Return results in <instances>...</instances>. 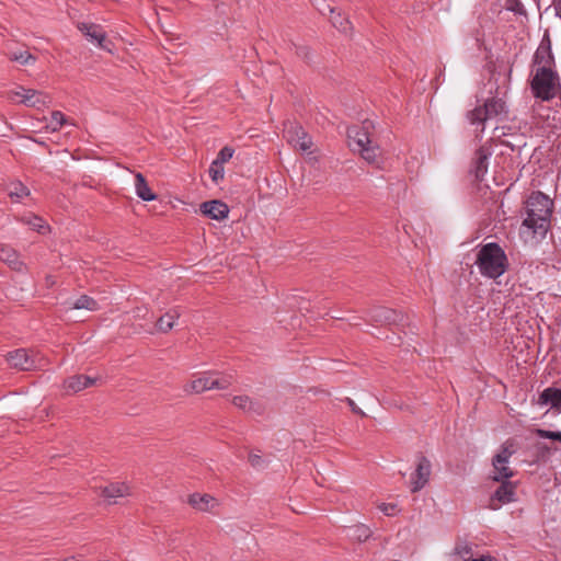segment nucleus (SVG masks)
I'll return each instance as SVG.
<instances>
[{
  "label": "nucleus",
  "mask_w": 561,
  "mask_h": 561,
  "mask_svg": "<svg viewBox=\"0 0 561 561\" xmlns=\"http://www.w3.org/2000/svg\"><path fill=\"white\" fill-rule=\"evenodd\" d=\"M537 435L540 438H549L552 440L561 442V432H552V431L539 428V430H537Z\"/></svg>",
  "instance_id": "37"
},
{
  "label": "nucleus",
  "mask_w": 561,
  "mask_h": 561,
  "mask_svg": "<svg viewBox=\"0 0 561 561\" xmlns=\"http://www.w3.org/2000/svg\"><path fill=\"white\" fill-rule=\"evenodd\" d=\"M188 504L201 512H213L218 506L217 500L209 494L194 493L188 496Z\"/></svg>",
  "instance_id": "20"
},
{
  "label": "nucleus",
  "mask_w": 561,
  "mask_h": 561,
  "mask_svg": "<svg viewBox=\"0 0 561 561\" xmlns=\"http://www.w3.org/2000/svg\"><path fill=\"white\" fill-rule=\"evenodd\" d=\"M150 314V310L147 306H139L133 310V317L138 319H146Z\"/></svg>",
  "instance_id": "39"
},
{
  "label": "nucleus",
  "mask_w": 561,
  "mask_h": 561,
  "mask_svg": "<svg viewBox=\"0 0 561 561\" xmlns=\"http://www.w3.org/2000/svg\"><path fill=\"white\" fill-rule=\"evenodd\" d=\"M249 462L251 463L252 467L260 468L263 466L264 460L262 459V457L259 454L250 453L249 454Z\"/></svg>",
  "instance_id": "41"
},
{
  "label": "nucleus",
  "mask_w": 561,
  "mask_h": 561,
  "mask_svg": "<svg viewBox=\"0 0 561 561\" xmlns=\"http://www.w3.org/2000/svg\"><path fill=\"white\" fill-rule=\"evenodd\" d=\"M455 553L466 561L472 554V548L468 543H460L456 546Z\"/></svg>",
  "instance_id": "34"
},
{
  "label": "nucleus",
  "mask_w": 561,
  "mask_h": 561,
  "mask_svg": "<svg viewBox=\"0 0 561 561\" xmlns=\"http://www.w3.org/2000/svg\"><path fill=\"white\" fill-rule=\"evenodd\" d=\"M233 149L230 148V147H224L217 154V158L215 159V161L217 162H220V164H225L226 162H228L232 156H233Z\"/></svg>",
  "instance_id": "36"
},
{
  "label": "nucleus",
  "mask_w": 561,
  "mask_h": 561,
  "mask_svg": "<svg viewBox=\"0 0 561 561\" xmlns=\"http://www.w3.org/2000/svg\"><path fill=\"white\" fill-rule=\"evenodd\" d=\"M45 283H46L47 287H51L55 285L56 280H55L54 276L47 275L45 278Z\"/></svg>",
  "instance_id": "44"
},
{
  "label": "nucleus",
  "mask_w": 561,
  "mask_h": 561,
  "mask_svg": "<svg viewBox=\"0 0 561 561\" xmlns=\"http://www.w3.org/2000/svg\"><path fill=\"white\" fill-rule=\"evenodd\" d=\"M106 51H107V53H112V48H110V47L107 46Z\"/></svg>",
  "instance_id": "45"
},
{
  "label": "nucleus",
  "mask_w": 561,
  "mask_h": 561,
  "mask_svg": "<svg viewBox=\"0 0 561 561\" xmlns=\"http://www.w3.org/2000/svg\"><path fill=\"white\" fill-rule=\"evenodd\" d=\"M371 535V529L364 524H357L352 527V537L359 542L367 541Z\"/></svg>",
  "instance_id": "29"
},
{
  "label": "nucleus",
  "mask_w": 561,
  "mask_h": 561,
  "mask_svg": "<svg viewBox=\"0 0 561 561\" xmlns=\"http://www.w3.org/2000/svg\"><path fill=\"white\" fill-rule=\"evenodd\" d=\"M179 317H180V313L178 312V310L171 309L170 311H168L165 314L161 316L157 320V322H156L157 330L162 333L169 332L170 330L173 329Z\"/></svg>",
  "instance_id": "28"
},
{
  "label": "nucleus",
  "mask_w": 561,
  "mask_h": 561,
  "mask_svg": "<svg viewBox=\"0 0 561 561\" xmlns=\"http://www.w3.org/2000/svg\"><path fill=\"white\" fill-rule=\"evenodd\" d=\"M534 64L538 66L537 68L554 69V57L549 38H543L539 44L534 55Z\"/></svg>",
  "instance_id": "14"
},
{
  "label": "nucleus",
  "mask_w": 561,
  "mask_h": 561,
  "mask_svg": "<svg viewBox=\"0 0 561 561\" xmlns=\"http://www.w3.org/2000/svg\"><path fill=\"white\" fill-rule=\"evenodd\" d=\"M553 201L540 191L533 192L526 202V218L523 225L534 233L546 234L550 228Z\"/></svg>",
  "instance_id": "1"
},
{
  "label": "nucleus",
  "mask_w": 561,
  "mask_h": 561,
  "mask_svg": "<svg viewBox=\"0 0 561 561\" xmlns=\"http://www.w3.org/2000/svg\"><path fill=\"white\" fill-rule=\"evenodd\" d=\"M73 309H88V310H94L96 308V302L94 299L88 296H81L78 298L73 306Z\"/></svg>",
  "instance_id": "33"
},
{
  "label": "nucleus",
  "mask_w": 561,
  "mask_h": 561,
  "mask_svg": "<svg viewBox=\"0 0 561 561\" xmlns=\"http://www.w3.org/2000/svg\"><path fill=\"white\" fill-rule=\"evenodd\" d=\"M474 264L483 277L491 279H496L502 276L510 266L505 251L496 242H489L481 245L477 253Z\"/></svg>",
  "instance_id": "2"
},
{
  "label": "nucleus",
  "mask_w": 561,
  "mask_h": 561,
  "mask_svg": "<svg viewBox=\"0 0 561 561\" xmlns=\"http://www.w3.org/2000/svg\"><path fill=\"white\" fill-rule=\"evenodd\" d=\"M131 495V486L127 481H111L107 483V505L117 504L119 499Z\"/></svg>",
  "instance_id": "17"
},
{
  "label": "nucleus",
  "mask_w": 561,
  "mask_h": 561,
  "mask_svg": "<svg viewBox=\"0 0 561 561\" xmlns=\"http://www.w3.org/2000/svg\"><path fill=\"white\" fill-rule=\"evenodd\" d=\"M283 137L294 149L306 152L312 147V138L297 122H285Z\"/></svg>",
  "instance_id": "8"
},
{
  "label": "nucleus",
  "mask_w": 561,
  "mask_h": 561,
  "mask_svg": "<svg viewBox=\"0 0 561 561\" xmlns=\"http://www.w3.org/2000/svg\"><path fill=\"white\" fill-rule=\"evenodd\" d=\"M19 221L31 227L33 230L37 231L41 234H45L49 230L48 225L41 217L33 214L21 216L19 218Z\"/></svg>",
  "instance_id": "27"
},
{
  "label": "nucleus",
  "mask_w": 561,
  "mask_h": 561,
  "mask_svg": "<svg viewBox=\"0 0 561 561\" xmlns=\"http://www.w3.org/2000/svg\"><path fill=\"white\" fill-rule=\"evenodd\" d=\"M232 404L243 412L254 415H261L264 412V405L261 402L252 400L247 394L234 396L232 398Z\"/></svg>",
  "instance_id": "19"
},
{
  "label": "nucleus",
  "mask_w": 561,
  "mask_h": 561,
  "mask_svg": "<svg viewBox=\"0 0 561 561\" xmlns=\"http://www.w3.org/2000/svg\"><path fill=\"white\" fill-rule=\"evenodd\" d=\"M294 51L297 57L305 61H309L311 59V50L308 46L294 45Z\"/></svg>",
  "instance_id": "35"
},
{
  "label": "nucleus",
  "mask_w": 561,
  "mask_h": 561,
  "mask_svg": "<svg viewBox=\"0 0 561 561\" xmlns=\"http://www.w3.org/2000/svg\"><path fill=\"white\" fill-rule=\"evenodd\" d=\"M8 99L16 104H23L28 107L41 108L47 104V96L39 91L16 87L8 92Z\"/></svg>",
  "instance_id": "9"
},
{
  "label": "nucleus",
  "mask_w": 561,
  "mask_h": 561,
  "mask_svg": "<svg viewBox=\"0 0 561 561\" xmlns=\"http://www.w3.org/2000/svg\"><path fill=\"white\" fill-rule=\"evenodd\" d=\"M539 403L542 405H550L551 408L561 407V389L549 387L546 388L539 396Z\"/></svg>",
  "instance_id": "25"
},
{
  "label": "nucleus",
  "mask_w": 561,
  "mask_h": 561,
  "mask_svg": "<svg viewBox=\"0 0 561 561\" xmlns=\"http://www.w3.org/2000/svg\"><path fill=\"white\" fill-rule=\"evenodd\" d=\"M94 381V379L88 376L77 375L68 378L64 386L67 393H77L93 385Z\"/></svg>",
  "instance_id": "21"
},
{
  "label": "nucleus",
  "mask_w": 561,
  "mask_h": 561,
  "mask_svg": "<svg viewBox=\"0 0 561 561\" xmlns=\"http://www.w3.org/2000/svg\"><path fill=\"white\" fill-rule=\"evenodd\" d=\"M7 192L11 201L14 203H21L31 194L30 190L20 181H14L8 184Z\"/></svg>",
  "instance_id": "26"
},
{
  "label": "nucleus",
  "mask_w": 561,
  "mask_h": 561,
  "mask_svg": "<svg viewBox=\"0 0 561 561\" xmlns=\"http://www.w3.org/2000/svg\"><path fill=\"white\" fill-rule=\"evenodd\" d=\"M9 58L12 61H16L21 65H31L35 62V57L27 50L12 51L9 54Z\"/></svg>",
  "instance_id": "30"
},
{
  "label": "nucleus",
  "mask_w": 561,
  "mask_h": 561,
  "mask_svg": "<svg viewBox=\"0 0 561 561\" xmlns=\"http://www.w3.org/2000/svg\"><path fill=\"white\" fill-rule=\"evenodd\" d=\"M501 484L490 499V508L499 510L502 505L516 501L517 484L511 480L499 481Z\"/></svg>",
  "instance_id": "12"
},
{
  "label": "nucleus",
  "mask_w": 561,
  "mask_h": 561,
  "mask_svg": "<svg viewBox=\"0 0 561 561\" xmlns=\"http://www.w3.org/2000/svg\"><path fill=\"white\" fill-rule=\"evenodd\" d=\"M135 191L137 196L145 202H151L157 198V195L151 191L141 173L135 174Z\"/></svg>",
  "instance_id": "22"
},
{
  "label": "nucleus",
  "mask_w": 561,
  "mask_h": 561,
  "mask_svg": "<svg viewBox=\"0 0 561 561\" xmlns=\"http://www.w3.org/2000/svg\"><path fill=\"white\" fill-rule=\"evenodd\" d=\"M432 474V462L423 454L416 456L415 469L410 474L409 488L412 493H417L430 482Z\"/></svg>",
  "instance_id": "10"
},
{
  "label": "nucleus",
  "mask_w": 561,
  "mask_h": 561,
  "mask_svg": "<svg viewBox=\"0 0 561 561\" xmlns=\"http://www.w3.org/2000/svg\"><path fill=\"white\" fill-rule=\"evenodd\" d=\"M516 453L515 442L507 439L504 442L497 454L492 459V476L493 481L510 480L514 477V470L508 467L510 458Z\"/></svg>",
  "instance_id": "7"
},
{
  "label": "nucleus",
  "mask_w": 561,
  "mask_h": 561,
  "mask_svg": "<svg viewBox=\"0 0 561 561\" xmlns=\"http://www.w3.org/2000/svg\"><path fill=\"white\" fill-rule=\"evenodd\" d=\"M491 150L486 147H480L479 149H477L471 169V172L474 174L476 180H483L484 175L488 172L489 158L491 157Z\"/></svg>",
  "instance_id": "15"
},
{
  "label": "nucleus",
  "mask_w": 561,
  "mask_h": 561,
  "mask_svg": "<svg viewBox=\"0 0 561 561\" xmlns=\"http://www.w3.org/2000/svg\"><path fill=\"white\" fill-rule=\"evenodd\" d=\"M466 561H496V559L491 556H481L480 558H468Z\"/></svg>",
  "instance_id": "43"
},
{
  "label": "nucleus",
  "mask_w": 561,
  "mask_h": 561,
  "mask_svg": "<svg viewBox=\"0 0 561 561\" xmlns=\"http://www.w3.org/2000/svg\"><path fill=\"white\" fill-rule=\"evenodd\" d=\"M506 105L502 99L499 98H490L488 99L482 106H477L476 108L469 111L467 113L468 122L477 126L478 133H483L484 123L488 119L494 118L497 115L505 112Z\"/></svg>",
  "instance_id": "5"
},
{
  "label": "nucleus",
  "mask_w": 561,
  "mask_h": 561,
  "mask_svg": "<svg viewBox=\"0 0 561 561\" xmlns=\"http://www.w3.org/2000/svg\"><path fill=\"white\" fill-rule=\"evenodd\" d=\"M346 401L354 413L360 416H365V413L356 405L352 399L347 398Z\"/></svg>",
  "instance_id": "42"
},
{
  "label": "nucleus",
  "mask_w": 561,
  "mask_h": 561,
  "mask_svg": "<svg viewBox=\"0 0 561 561\" xmlns=\"http://www.w3.org/2000/svg\"><path fill=\"white\" fill-rule=\"evenodd\" d=\"M78 28L91 44L98 47H103V43L105 41V32L102 25L90 22H82L78 24Z\"/></svg>",
  "instance_id": "16"
},
{
  "label": "nucleus",
  "mask_w": 561,
  "mask_h": 561,
  "mask_svg": "<svg viewBox=\"0 0 561 561\" xmlns=\"http://www.w3.org/2000/svg\"><path fill=\"white\" fill-rule=\"evenodd\" d=\"M378 507L387 516H393L398 511L393 503H381Z\"/></svg>",
  "instance_id": "38"
},
{
  "label": "nucleus",
  "mask_w": 561,
  "mask_h": 561,
  "mask_svg": "<svg viewBox=\"0 0 561 561\" xmlns=\"http://www.w3.org/2000/svg\"><path fill=\"white\" fill-rule=\"evenodd\" d=\"M0 261L7 264L12 271L19 273H24L27 271V266L22 261L20 253L11 245L1 244Z\"/></svg>",
  "instance_id": "13"
},
{
  "label": "nucleus",
  "mask_w": 561,
  "mask_h": 561,
  "mask_svg": "<svg viewBox=\"0 0 561 561\" xmlns=\"http://www.w3.org/2000/svg\"><path fill=\"white\" fill-rule=\"evenodd\" d=\"M331 16L332 25L337 28L340 32L351 35L353 32V25L347 16L343 15L341 12L336 11L333 8H329Z\"/></svg>",
  "instance_id": "23"
},
{
  "label": "nucleus",
  "mask_w": 561,
  "mask_h": 561,
  "mask_svg": "<svg viewBox=\"0 0 561 561\" xmlns=\"http://www.w3.org/2000/svg\"><path fill=\"white\" fill-rule=\"evenodd\" d=\"M208 172H209V175H210L211 180L215 183H218L219 181H221L224 179V175H225L224 165L220 164V162H217L215 160L211 162Z\"/></svg>",
  "instance_id": "32"
},
{
  "label": "nucleus",
  "mask_w": 561,
  "mask_h": 561,
  "mask_svg": "<svg viewBox=\"0 0 561 561\" xmlns=\"http://www.w3.org/2000/svg\"><path fill=\"white\" fill-rule=\"evenodd\" d=\"M201 211L211 219L222 220L228 217L229 207L226 203L218 199H214L209 202H204L201 205Z\"/></svg>",
  "instance_id": "18"
},
{
  "label": "nucleus",
  "mask_w": 561,
  "mask_h": 561,
  "mask_svg": "<svg viewBox=\"0 0 561 561\" xmlns=\"http://www.w3.org/2000/svg\"><path fill=\"white\" fill-rule=\"evenodd\" d=\"M373 123L364 121L362 125H354L347 129L348 146L352 151L357 152L369 164H378L380 148L370 139Z\"/></svg>",
  "instance_id": "3"
},
{
  "label": "nucleus",
  "mask_w": 561,
  "mask_h": 561,
  "mask_svg": "<svg viewBox=\"0 0 561 561\" xmlns=\"http://www.w3.org/2000/svg\"><path fill=\"white\" fill-rule=\"evenodd\" d=\"M233 382L231 375H219L217 373H205L194 378L184 387L186 392L202 393L207 390L228 389Z\"/></svg>",
  "instance_id": "6"
},
{
  "label": "nucleus",
  "mask_w": 561,
  "mask_h": 561,
  "mask_svg": "<svg viewBox=\"0 0 561 561\" xmlns=\"http://www.w3.org/2000/svg\"><path fill=\"white\" fill-rule=\"evenodd\" d=\"M507 9L515 13H523L524 5L519 0H507Z\"/></svg>",
  "instance_id": "40"
},
{
  "label": "nucleus",
  "mask_w": 561,
  "mask_h": 561,
  "mask_svg": "<svg viewBox=\"0 0 561 561\" xmlns=\"http://www.w3.org/2000/svg\"><path fill=\"white\" fill-rule=\"evenodd\" d=\"M66 122H67L66 116L61 112L55 111L51 113V116H50V119L48 123V128H50L53 131H56L64 124H66Z\"/></svg>",
  "instance_id": "31"
},
{
  "label": "nucleus",
  "mask_w": 561,
  "mask_h": 561,
  "mask_svg": "<svg viewBox=\"0 0 561 561\" xmlns=\"http://www.w3.org/2000/svg\"><path fill=\"white\" fill-rule=\"evenodd\" d=\"M530 90L535 99L549 102L561 93L560 77L556 69L537 68L531 80Z\"/></svg>",
  "instance_id": "4"
},
{
  "label": "nucleus",
  "mask_w": 561,
  "mask_h": 561,
  "mask_svg": "<svg viewBox=\"0 0 561 561\" xmlns=\"http://www.w3.org/2000/svg\"><path fill=\"white\" fill-rule=\"evenodd\" d=\"M397 313L393 309L386 307H376L370 310V319L379 324H389L394 322Z\"/></svg>",
  "instance_id": "24"
},
{
  "label": "nucleus",
  "mask_w": 561,
  "mask_h": 561,
  "mask_svg": "<svg viewBox=\"0 0 561 561\" xmlns=\"http://www.w3.org/2000/svg\"><path fill=\"white\" fill-rule=\"evenodd\" d=\"M8 363L20 370H32L39 366L37 354L25 348H18L7 354Z\"/></svg>",
  "instance_id": "11"
},
{
  "label": "nucleus",
  "mask_w": 561,
  "mask_h": 561,
  "mask_svg": "<svg viewBox=\"0 0 561 561\" xmlns=\"http://www.w3.org/2000/svg\"><path fill=\"white\" fill-rule=\"evenodd\" d=\"M3 123V118L2 116H0V125Z\"/></svg>",
  "instance_id": "46"
}]
</instances>
